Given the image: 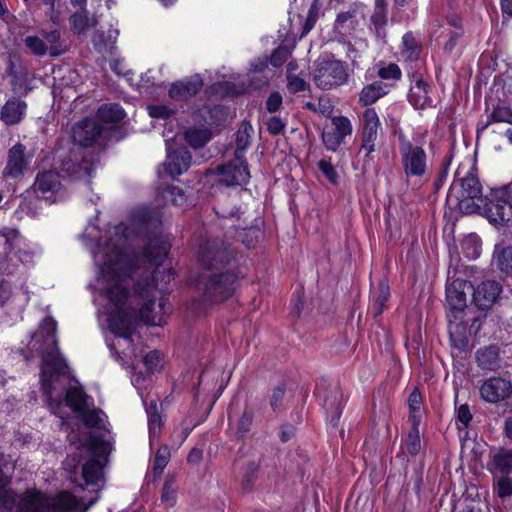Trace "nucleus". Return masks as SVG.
<instances>
[{"mask_svg": "<svg viewBox=\"0 0 512 512\" xmlns=\"http://www.w3.org/2000/svg\"><path fill=\"white\" fill-rule=\"evenodd\" d=\"M129 237L128 226L118 224L114 227L112 238L100 240L94 259L100 266L104 293L117 310L108 319L109 329L131 343L137 312L145 323L161 326L165 315L170 312V306L164 297L160 298L158 304L154 300L155 282L160 274L158 269L152 274V279L142 277L135 284L133 293L128 292L127 285L133 275V262L127 248Z\"/></svg>", "mask_w": 512, "mask_h": 512, "instance_id": "f257e3e1", "label": "nucleus"}, {"mask_svg": "<svg viewBox=\"0 0 512 512\" xmlns=\"http://www.w3.org/2000/svg\"><path fill=\"white\" fill-rule=\"evenodd\" d=\"M234 259V251L220 239H211L200 245L198 260L207 272L199 276L197 289L210 302H222L231 297L237 287V276L224 270Z\"/></svg>", "mask_w": 512, "mask_h": 512, "instance_id": "f03ea898", "label": "nucleus"}, {"mask_svg": "<svg viewBox=\"0 0 512 512\" xmlns=\"http://www.w3.org/2000/svg\"><path fill=\"white\" fill-rule=\"evenodd\" d=\"M57 322L52 317H46L40 324L35 339L41 342L42 357L41 384L47 397L51 412L61 418L63 409L62 393L54 395V378L66 373L68 368L65 358L58 347Z\"/></svg>", "mask_w": 512, "mask_h": 512, "instance_id": "7ed1b4c3", "label": "nucleus"}, {"mask_svg": "<svg viewBox=\"0 0 512 512\" xmlns=\"http://www.w3.org/2000/svg\"><path fill=\"white\" fill-rule=\"evenodd\" d=\"M482 193L483 187L474 169L471 167L464 172L458 168L448 191L447 201L464 214L478 213L485 200Z\"/></svg>", "mask_w": 512, "mask_h": 512, "instance_id": "20e7f679", "label": "nucleus"}, {"mask_svg": "<svg viewBox=\"0 0 512 512\" xmlns=\"http://www.w3.org/2000/svg\"><path fill=\"white\" fill-rule=\"evenodd\" d=\"M87 509L68 492L52 498L38 491H29L21 498L17 512H86Z\"/></svg>", "mask_w": 512, "mask_h": 512, "instance_id": "39448f33", "label": "nucleus"}, {"mask_svg": "<svg viewBox=\"0 0 512 512\" xmlns=\"http://www.w3.org/2000/svg\"><path fill=\"white\" fill-rule=\"evenodd\" d=\"M399 153L406 181L415 179L421 182L429 172L428 158L425 150L412 144L405 138L400 139Z\"/></svg>", "mask_w": 512, "mask_h": 512, "instance_id": "423d86ee", "label": "nucleus"}, {"mask_svg": "<svg viewBox=\"0 0 512 512\" xmlns=\"http://www.w3.org/2000/svg\"><path fill=\"white\" fill-rule=\"evenodd\" d=\"M55 159L61 172L73 179L90 178L94 170L92 164L84 158L80 147L66 149L61 146L56 150Z\"/></svg>", "mask_w": 512, "mask_h": 512, "instance_id": "0eeeda50", "label": "nucleus"}, {"mask_svg": "<svg viewBox=\"0 0 512 512\" xmlns=\"http://www.w3.org/2000/svg\"><path fill=\"white\" fill-rule=\"evenodd\" d=\"M512 183L494 189L490 197H485L482 208L490 222L496 224L512 221Z\"/></svg>", "mask_w": 512, "mask_h": 512, "instance_id": "6e6552de", "label": "nucleus"}, {"mask_svg": "<svg viewBox=\"0 0 512 512\" xmlns=\"http://www.w3.org/2000/svg\"><path fill=\"white\" fill-rule=\"evenodd\" d=\"M313 80L318 88L329 90L347 82V69L344 63L339 60L320 58L316 61Z\"/></svg>", "mask_w": 512, "mask_h": 512, "instance_id": "1a4fd4ad", "label": "nucleus"}, {"mask_svg": "<svg viewBox=\"0 0 512 512\" xmlns=\"http://www.w3.org/2000/svg\"><path fill=\"white\" fill-rule=\"evenodd\" d=\"M218 181L226 186H243L250 178L248 165L239 153L232 159L216 168Z\"/></svg>", "mask_w": 512, "mask_h": 512, "instance_id": "9d476101", "label": "nucleus"}, {"mask_svg": "<svg viewBox=\"0 0 512 512\" xmlns=\"http://www.w3.org/2000/svg\"><path fill=\"white\" fill-rule=\"evenodd\" d=\"M474 290L471 282L455 279L446 287L447 313L464 314L467 307V294Z\"/></svg>", "mask_w": 512, "mask_h": 512, "instance_id": "9b49d317", "label": "nucleus"}, {"mask_svg": "<svg viewBox=\"0 0 512 512\" xmlns=\"http://www.w3.org/2000/svg\"><path fill=\"white\" fill-rule=\"evenodd\" d=\"M352 131V123L347 117L335 116L331 119V128L324 129L322 141L328 150L336 152Z\"/></svg>", "mask_w": 512, "mask_h": 512, "instance_id": "f8f14e48", "label": "nucleus"}, {"mask_svg": "<svg viewBox=\"0 0 512 512\" xmlns=\"http://www.w3.org/2000/svg\"><path fill=\"white\" fill-rule=\"evenodd\" d=\"M380 125V119L376 110L374 108L365 109L363 112V128L359 150V153L365 152V157H368L375 151Z\"/></svg>", "mask_w": 512, "mask_h": 512, "instance_id": "ddd939ff", "label": "nucleus"}, {"mask_svg": "<svg viewBox=\"0 0 512 512\" xmlns=\"http://www.w3.org/2000/svg\"><path fill=\"white\" fill-rule=\"evenodd\" d=\"M480 395L488 403L504 401L512 395V381L501 377H490L480 386Z\"/></svg>", "mask_w": 512, "mask_h": 512, "instance_id": "4468645a", "label": "nucleus"}, {"mask_svg": "<svg viewBox=\"0 0 512 512\" xmlns=\"http://www.w3.org/2000/svg\"><path fill=\"white\" fill-rule=\"evenodd\" d=\"M31 162V156L26 155V147L17 143L8 151L7 164L3 170L6 177L18 179L24 175Z\"/></svg>", "mask_w": 512, "mask_h": 512, "instance_id": "2eb2a0df", "label": "nucleus"}, {"mask_svg": "<svg viewBox=\"0 0 512 512\" xmlns=\"http://www.w3.org/2000/svg\"><path fill=\"white\" fill-rule=\"evenodd\" d=\"M102 133V126L94 119L86 118L76 123L72 128L73 146L89 147L93 145L96 139Z\"/></svg>", "mask_w": 512, "mask_h": 512, "instance_id": "dca6fc26", "label": "nucleus"}, {"mask_svg": "<svg viewBox=\"0 0 512 512\" xmlns=\"http://www.w3.org/2000/svg\"><path fill=\"white\" fill-rule=\"evenodd\" d=\"M33 186L42 198L53 202L61 188L59 174L52 170L40 172L37 174Z\"/></svg>", "mask_w": 512, "mask_h": 512, "instance_id": "f3484780", "label": "nucleus"}, {"mask_svg": "<svg viewBox=\"0 0 512 512\" xmlns=\"http://www.w3.org/2000/svg\"><path fill=\"white\" fill-rule=\"evenodd\" d=\"M502 291L500 283L494 280L483 281L472 290L473 301L481 310L489 309Z\"/></svg>", "mask_w": 512, "mask_h": 512, "instance_id": "a211bd4d", "label": "nucleus"}, {"mask_svg": "<svg viewBox=\"0 0 512 512\" xmlns=\"http://www.w3.org/2000/svg\"><path fill=\"white\" fill-rule=\"evenodd\" d=\"M447 319L452 345L458 350H465L468 346V327L464 321V314L447 313Z\"/></svg>", "mask_w": 512, "mask_h": 512, "instance_id": "6ab92c4d", "label": "nucleus"}, {"mask_svg": "<svg viewBox=\"0 0 512 512\" xmlns=\"http://www.w3.org/2000/svg\"><path fill=\"white\" fill-rule=\"evenodd\" d=\"M102 464L99 459L92 457L90 458L81 468V480L77 478V467L75 466L70 472L69 478L72 482L77 483L79 486L85 485H96L102 479Z\"/></svg>", "mask_w": 512, "mask_h": 512, "instance_id": "aec40b11", "label": "nucleus"}, {"mask_svg": "<svg viewBox=\"0 0 512 512\" xmlns=\"http://www.w3.org/2000/svg\"><path fill=\"white\" fill-rule=\"evenodd\" d=\"M202 87V78L196 74L185 80L173 83L168 91V95L173 100H185L196 95Z\"/></svg>", "mask_w": 512, "mask_h": 512, "instance_id": "412c9836", "label": "nucleus"}, {"mask_svg": "<svg viewBox=\"0 0 512 512\" xmlns=\"http://www.w3.org/2000/svg\"><path fill=\"white\" fill-rule=\"evenodd\" d=\"M191 160L190 152L184 148L168 152L167 159L164 163L165 171L168 175L175 178L189 169Z\"/></svg>", "mask_w": 512, "mask_h": 512, "instance_id": "4be33fe9", "label": "nucleus"}, {"mask_svg": "<svg viewBox=\"0 0 512 512\" xmlns=\"http://www.w3.org/2000/svg\"><path fill=\"white\" fill-rule=\"evenodd\" d=\"M488 467L503 475L512 473V448H494L489 453Z\"/></svg>", "mask_w": 512, "mask_h": 512, "instance_id": "5701e85b", "label": "nucleus"}, {"mask_svg": "<svg viewBox=\"0 0 512 512\" xmlns=\"http://www.w3.org/2000/svg\"><path fill=\"white\" fill-rule=\"evenodd\" d=\"M390 297V287L385 279L378 282L376 288L371 292V303L369 305V312L374 317H378L387 308V301Z\"/></svg>", "mask_w": 512, "mask_h": 512, "instance_id": "b1692460", "label": "nucleus"}, {"mask_svg": "<svg viewBox=\"0 0 512 512\" xmlns=\"http://www.w3.org/2000/svg\"><path fill=\"white\" fill-rule=\"evenodd\" d=\"M26 103L20 99H10L1 110V119L7 125H14L21 121L25 114Z\"/></svg>", "mask_w": 512, "mask_h": 512, "instance_id": "393cba45", "label": "nucleus"}, {"mask_svg": "<svg viewBox=\"0 0 512 512\" xmlns=\"http://www.w3.org/2000/svg\"><path fill=\"white\" fill-rule=\"evenodd\" d=\"M343 395L339 390L332 391L324 400V408L330 417V423L337 426L343 409Z\"/></svg>", "mask_w": 512, "mask_h": 512, "instance_id": "a878e982", "label": "nucleus"}, {"mask_svg": "<svg viewBox=\"0 0 512 512\" xmlns=\"http://www.w3.org/2000/svg\"><path fill=\"white\" fill-rule=\"evenodd\" d=\"M410 103L419 109L430 106L432 99L428 95L427 84L422 79H417L410 88L408 95Z\"/></svg>", "mask_w": 512, "mask_h": 512, "instance_id": "bb28decb", "label": "nucleus"}, {"mask_svg": "<svg viewBox=\"0 0 512 512\" xmlns=\"http://www.w3.org/2000/svg\"><path fill=\"white\" fill-rule=\"evenodd\" d=\"M386 94L387 85L380 81H376L363 87L359 95V103L362 106H368L375 103Z\"/></svg>", "mask_w": 512, "mask_h": 512, "instance_id": "cd10ccee", "label": "nucleus"}, {"mask_svg": "<svg viewBox=\"0 0 512 512\" xmlns=\"http://www.w3.org/2000/svg\"><path fill=\"white\" fill-rule=\"evenodd\" d=\"M476 359L478 366L484 370L494 371L500 367L498 348L495 346L480 349Z\"/></svg>", "mask_w": 512, "mask_h": 512, "instance_id": "c85d7f7f", "label": "nucleus"}, {"mask_svg": "<svg viewBox=\"0 0 512 512\" xmlns=\"http://www.w3.org/2000/svg\"><path fill=\"white\" fill-rule=\"evenodd\" d=\"M493 263L500 272L512 276V245L496 246L493 253Z\"/></svg>", "mask_w": 512, "mask_h": 512, "instance_id": "c756f323", "label": "nucleus"}, {"mask_svg": "<svg viewBox=\"0 0 512 512\" xmlns=\"http://www.w3.org/2000/svg\"><path fill=\"white\" fill-rule=\"evenodd\" d=\"M87 400L88 396L79 387L71 386L66 391V404L77 414L88 406Z\"/></svg>", "mask_w": 512, "mask_h": 512, "instance_id": "7c9ffc66", "label": "nucleus"}, {"mask_svg": "<svg viewBox=\"0 0 512 512\" xmlns=\"http://www.w3.org/2000/svg\"><path fill=\"white\" fill-rule=\"evenodd\" d=\"M169 247V244L164 241L151 242L145 249V257L150 263L161 265L169 253Z\"/></svg>", "mask_w": 512, "mask_h": 512, "instance_id": "2f4dec72", "label": "nucleus"}, {"mask_svg": "<svg viewBox=\"0 0 512 512\" xmlns=\"http://www.w3.org/2000/svg\"><path fill=\"white\" fill-rule=\"evenodd\" d=\"M211 139V131L208 128H189L185 131V140L195 149L203 147Z\"/></svg>", "mask_w": 512, "mask_h": 512, "instance_id": "473e14b6", "label": "nucleus"}, {"mask_svg": "<svg viewBox=\"0 0 512 512\" xmlns=\"http://www.w3.org/2000/svg\"><path fill=\"white\" fill-rule=\"evenodd\" d=\"M97 116L103 122L118 123L125 117V112L118 104H105L98 109Z\"/></svg>", "mask_w": 512, "mask_h": 512, "instance_id": "72a5a7b5", "label": "nucleus"}, {"mask_svg": "<svg viewBox=\"0 0 512 512\" xmlns=\"http://www.w3.org/2000/svg\"><path fill=\"white\" fill-rule=\"evenodd\" d=\"M9 482V478L0 469V512H11L15 505L14 494L5 489Z\"/></svg>", "mask_w": 512, "mask_h": 512, "instance_id": "f704fd0d", "label": "nucleus"}, {"mask_svg": "<svg viewBox=\"0 0 512 512\" xmlns=\"http://www.w3.org/2000/svg\"><path fill=\"white\" fill-rule=\"evenodd\" d=\"M254 130L253 127L247 123L243 122L237 133H236V150H235V156L239 153L240 155L244 156V151L248 148L250 145V140L252 137Z\"/></svg>", "mask_w": 512, "mask_h": 512, "instance_id": "c9c22d12", "label": "nucleus"}, {"mask_svg": "<svg viewBox=\"0 0 512 512\" xmlns=\"http://www.w3.org/2000/svg\"><path fill=\"white\" fill-rule=\"evenodd\" d=\"M492 123H507L512 125V109L507 106H497L487 117V122L481 130L486 129Z\"/></svg>", "mask_w": 512, "mask_h": 512, "instance_id": "e433bc0d", "label": "nucleus"}, {"mask_svg": "<svg viewBox=\"0 0 512 512\" xmlns=\"http://www.w3.org/2000/svg\"><path fill=\"white\" fill-rule=\"evenodd\" d=\"M78 416L89 428H100L104 422V414L97 409H90L89 406L84 411L79 412Z\"/></svg>", "mask_w": 512, "mask_h": 512, "instance_id": "4c0bfd02", "label": "nucleus"}, {"mask_svg": "<svg viewBox=\"0 0 512 512\" xmlns=\"http://www.w3.org/2000/svg\"><path fill=\"white\" fill-rule=\"evenodd\" d=\"M404 52L409 60H416L419 57L421 46L412 33H406L403 38Z\"/></svg>", "mask_w": 512, "mask_h": 512, "instance_id": "58836bf2", "label": "nucleus"}, {"mask_svg": "<svg viewBox=\"0 0 512 512\" xmlns=\"http://www.w3.org/2000/svg\"><path fill=\"white\" fill-rule=\"evenodd\" d=\"M402 449L412 456H415L420 452L421 440L419 430L409 431L407 438L405 439V442L402 445Z\"/></svg>", "mask_w": 512, "mask_h": 512, "instance_id": "ea45409f", "label": "nucleus"}, {"mask_svg": "<svg viewBox=\"0 0 512 512\" xmlns=\"http://www.w3.org/2000/svg\"><path fill=\"white\" fill-rule=\"evenodd\" d=\"M43 40L48 46V51L51 56H58L60 55L64 49L61 48L59 45L60 41V32L59 30H52L49 32L43 33Z\"/></svg>", "mask_w": 512, "mask_h": 512, "instance_id": "a19ab883", "label": "nucleus"}, {"mask_svg": "<svg viewBox=\"0 0 512 512\" xmlns=\"http://www.w3.org/2000/svg\"><path fill=\"white\" fill-rule=\"evenodd\" d=\"M170 459V449L168 446L160 447L155 455L153 463V472L156 475H160L164 468L167 466Z\"/></svg>", "mask_w": 512, "mask_h": 512, "instance_id": "79ce46f5", "label": "nucleus"}, {"mask_svg": "<svg viewBox=\"0 0 512 512\" xmlns=\"http://www.w3.org/2000/svg\"><path fill=\"white\" fill-rule=\"evenodd\" d=\"M24 42L26 47L37 56H43L46 53H49L47 44L38 36H27Z\"/></svg>", "mask_w": 512, "mask_h": 512, "instance_id": "37998d69", "label": "nucleus"}, {"mask_svg": "<svg viewBox=\"0 0 512 512\" xmlns=\"http://www.w3.org/2000/svg\"><path fill=\"white\" fill-rule=\"evenodd\" d=\"M254 419V412L248 408H246L242 415L240 416L237 424V434L240 437H245L247 433L251 430Z\"/></svg>", "mask_w": 512, "mask_h": 512, "instance_id": "c03bdc74", "label": "nucleus"}, {"mask_svg": "<svg viewBox=\"0 0 512 512\" xmlns=\"http://www.w3.org/2000/svg\"><path fill=\"white\" fill-rule=\"evenodd\" d=\"M163 198L177 206L183 205L186 202L185 193L177 186H170L164 189Z\"/></svg>", "mask_w": 512, "mask_h": 512, "instance_id": "a18cd8bd", "label": "nucleus"}, {"mask_svg": "<svg viewBox=\"0 0 512 512\" xmlns=\"http://www.w3.org/2000/svg\"><path fill=\"white\" fill-rule=\"evenodd\" d=\"M70 25L75 33H84L89 27V18L85 12L75 13L69 19Z\"/></svg>", "mask_w": 512, "mask_h": 512, "instance_id": "49530a36", "label": "nucleus"}, {"mask_svg": "<svg viewBox=\"0 0 512 512\" xmlns=\"http://www.w3.org/2000/svg\"><path fill=\"white\" fill-rule=\"evenodd\" d=\"M319 18V6L317 1H314L309 8L307 18L304 22L301 37L307 35L314 27L316 21Z\"/></svg>", "mask_w": 512, "mask_h": 512, "instance_id": "de8ad7c7", "label": "nucleus"}, {"mask_svg": "<svg viewBox=\"0 0 512 512\" xmlns=\"http://www.w3.org/2000/svg\"><path fill=\"white\" fill-rule=\"evenodd\" d=\"M262 235L263 233L259 228L249 227L248 229H243V232L240 234V238L248 248H251L255 246Z\"/></svg>", "mask_w": 512, "mask_h": 512, "instance_id": "09e8293b", "label": "nucleus"}, {"mask_svg": "<svg viewBox=\"0 0 512 512\" xmlns=\"http://www.w3.org/2000/svg\"><path fill=\"white\" fill-rule=\"evenodd\" d=\"M161 500L167 506H173L176 501V487L173 479H167L164 483Z\"/></svg>", "mask_w": 512, "mask_h": 512, "instance_id": "8fccbe9b", "label": "nucleus"}, {"mask_svg": "<svg viewBox=\"0 0 512 512\" xmlns=\"http://www.w3.org/2000/svg\"><path fill=\"white\" fill-rule=\"evenodd\" d=\"M495 490L499 497L505 498L512 496V479L508 475H503L496 481Z\"/></svg>", "mask_w": 512, "mask_h": 512, "instance_id": "3c124183", "label": "nucleus"}, {"mask_svg": "<svg viewBox=\"0 0 512 512\" xmlns=\"http://www.w3.org/2000/svg\"><path fill=\"white\" fill-rule=\"evenodd\" d=\"M318 168L323 173V175L331 182L332 184H336L338 181V173L329 159H321L318 162Z\"/></svg>", "mask_w": 512, "mask_h": 512, "instance_id": "603ef678", "label": "nucleus"}, {"mask_svg": "<svg viewBox=\"0 0 512 512\" xmlns=\"http://www.w3.org/2000/svg\"><path fill=\"white\" fill-rule=\"evenodd\" d=\"M378 76L384 80H399L402 72L397 64L390 63L379 69Z\"/></svg>", "mask_w": 512, "mask_h": 512, "instance_id": "864d4df0", "label": "nucleus"}, {"mask_svg": "<svg viewBox=\"0 0 512 512\" xmlns=\"http://www.w3.org/2000/svg\"><path fill=\"white\" fill-rule=\"evenodd\" d=\"M148 428L150 441L159 437L162 429V418L160 414H152L148 416Z\"/></svg>", "mask_w": 512, "mask_h": 512, "instance_id": "5fc2aeb1", "label": "nucleus"}, {"mask_svg": "<svg viewBox=\"0 0 512 512\" xmlns=\"http://www.w3.org/2000/svg\"><path fill=\"white\" fill-rule=\"evenodd\" d=\"M289 56L290 50L285 46H279L273 51L270 57V63L274 67H280L287 61Z\"/></svg>", "mask_w": 512, "mask_h": 512, "instance_id": "6e6d98bb", "label": "nucleus"}, {"mask_svg": "<svg viewBox=\"0 0 512 512\" xmlns=\"http://www.w3.org/2000/svg\"><path fill=\"white\" fill-rule=\"evenodd\" d=\"M288 79V89L292 93L302 92L308 89L309 84L301 77L289 74L287 75Z\"/></svg>", "mask_w": 512, "mask_h": 512, "instance_id": "4d7b16f0", "label": "nucleus"}, {"mask_svg": "<svg viewBox=\"0 0 512 512\" xmlns=\"http://www.w3.org/2000/svg\"><path fill=\"white\" fill-rule=\"evenodd\" d=\"M284 395H285V386L284 385H278L273 389L272 395L270 397V406L273 410L278 409L282 405Z\"/></svg>", "mask_w": 512, "mask_h": 512, "instance_id": "13d9d810", "label": "nucleus"}, {"mask_svg": "<svg viewBox=\"0 0 512 512\" xmlns=\"http://www.w3.org/2000/svg\"><path fill=\"white\" fill-rule=\"evenodd\" d=\"M259 466L255 462H250L246 466V472L243 478V485L246 489L250 488Z\"/></svg>", "mask_w": 512, "mask_h": 512, "instance_id": "bf43d9fd", "label": "nucleus"}, {"mask_svg": "<svg viewBox=\"0 0 512 512\" xmlns=\"http://www.w3.org/2000/svg\"><path fill=\"white\" fill-rule=\"evenodd\" d=\"M457 420L463 425V427H468L471 419L472 414L470 412L469 406L467 404L461 405L457 409Z\"/></svg>", "mask_w": 512, "mask_h": 512, "instance_id": "052dcab7", "label": "nucleus"}, {"mask_svg": "<svg viewBox=\"0 0 512 512\" xmlns=\"http://www.w3.org/2000/svg\"><path fill=\"white\" fill-rule=\"evenodd\" d=\"M284 127L285 124L279 117L273 116L267 121V130L273 135L279 134Z\"/></svg>", "mask_w": 512, "mask_h": 512, "instance_id": "680f3d73", "label": "nucleus"}, {"mask_svg": "<svg viewBox=\"0 0 512 512\" xmlns=\"http://www.w3.org/2000/svg\"><path fill=\"white\" fill-rule=\"evenodd\" d=\"M172 110L164 105L149 107V114L155 118H168L172 114Z\"/></svg>", "mask_w": 512, "mask_h": 512, "instance_id": "e2e57ef3", "label": "nucleus"}, {"mask_svg": "<svg viewBox=\"0 0 512 512\" xmlns=\"http://www.w3.org/2000/svg\"><path fill=\"white\" fill-rule=\"evenodd\" d=\"M282 104V96L278 92L272 93L267 101L266 108L269 112H276Z\"/></svg>", "mask_w": 512, "mask_h": 512, "instance_id": "0e129e2a", "label": "nucleus"}, {"mask_svg": "<svg viewBox=\"0 0 512 512\" xmlns=\"http://www.w3.org/2000/svg\"><path fill=\"white\" fill-rule=\"evenodd\" d=\"M143 361L147 369L153 371L159 364V353L157 351H150L144 356Z\"/></svg>", "mask_w": 512, "mask_h": 512, "instance_id": "69168bd1", "label": "nucleus"}, {"mask_svg": "<svg viewBox=\"0 0 512 512\" xmlns=\"http://www.w3.org/2000/svg\"><path fill=\"white\" fill-rule=\"evenodd\" d=\"M421 402L422 397L421 394L415 389L411 392L408 398L409 409L411 410H421Z\"/></svg>", "mask_w": 512, "mask_h": 512, "instance_id": "338daca9", "label": "nucleus"}, {"mask_svg": "<svg viewBox=\"0 0 512 512\" xmlns=\"http://www.w3.org/2000/svg\"><path fill=\"white\" fill-rule=\"evenodd\" d=\"M462 32L460 30L458 31H452L449 34V40L446 42L444 49L447 52H452V50L455 48L458 39L461 37Z\"/></svg>", "mask_w": 512, "mask_h": 512, "instance_id": "774afa93", "label": "nucleus"}]
</instances>
